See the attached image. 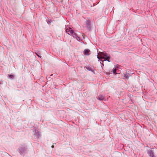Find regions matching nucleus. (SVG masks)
I'll use <instances>...</instances> for the list:
<instances>
[{
	"instance_id": "f257e3e1",
	"label": "nucleus",
	"mask_w": 157,
	"mask_h": 157,
	"mask_svg": "<svg viewBox=\"0 0 157 157\" xmlns=\"http://www.w3.org/2000/svg\"><path fill=\"white\" fill-rule=\"evenodd\" d=\"M97 56L98 58L102 62L106 60L109 61L110 57L106 53H101V54L98 53Z\"/></svg>"
},
{
	"instance_id": "f03ea898",
	"label": "nucleus",
	"mask_w": 157,
	"mask_h": 157,
	"mask_svg": "<svg viewBox=\"0 0 157 157\" xmlns=\"http://www.w3.org/2000/svg\"><path fill=\"white\" fill-rule=\"evenodd\" d=\"M86 27L89 30H90L91 29L90 21L89 20L87 21L86 22Z\"/></svg>"
},
{
	"instance_id": "7ed1b4c3",
	"label": "nucleus",
	"mask_w": 157,
	"mask_h": 157,
	"mask_svg": "<svg viewBox=\"0 0 157 157\" xmlns=\"http://www.w3.org/2000/svg\"><path fill=\"white\" fill-rule=\"evenodd\" d=\"M147 153L150 157H155L154 155L153 152L151 150L148 151Z\"/></svg>"
},
{
	"instance_id": "20e7f679",
	"label": "nucleus",
	"mask_w": 157,
	"mask_h": 157,
	"mask_svg": "<svg viewBox=\"0 0 157 157\" xmlns=\"http://www.w3.org/2000/svg\"><path fill=\"white\" fill-rule=\"evenodd\" d=\"M66 32L70 35H71L73 31L71 28H67L66 29Z\"/></svg>"
},
{
	"instance_id": "39448f33",
	"label": "nucleus",
	"mask_w": 157,
	"mask_h": 157,
	"mask_svg": "<svg viewBox=\"0 0 157 157\" xmlns=\"http://www.w3.org/2000/svg\"><path fill=\"white\" fill-rule=\"evenodd\" d=\"M90 52V50L88 49H85L84 51V54L85 55L88 56L89 55V53Z\"/></svg>"
},
{
	"instance_id": "423d86ee",
	"label": "nucleus",
	"mask_w": 157,
	"mask_h": 157,
	"mask_svg": "<svg viewBox=\"0 0 157 157\" xmlns=\"http://www.w3.org/2000/svg\"><path fill=\"white\" fill-rule=\"evenodd\" d=\"M98 97V99L99 100H102L104 98V96L101 95H99Z\"/></svg>"
},
{
	"instance_id": "0eeeda50",
	"label": "nucleus",
	"mask_w": 157,
	"mask_h": 157,
	"mask_svg": "<svg viewBox=\"0 0 157 157\" xmlns=\"http://www.w3.org/2000/svg\"><path fill=\"white\" fill-rule=\"evenodd\" d=\"M71 35H72L73 36V37L75 38H76L77 36L76 34L73 31H72Z\"/></svg>"
},
{
	"instance_id": "6e6552de",
	"label": "nucleus",
	"mask_w": 157,
	"mask_h": 157,
	"mask_svg": "<svg viewBox=\"0 0 157 157\" xmlns=\"http://www.w3.org/2000/svg\"><path fill=\"white\" fill-rule=\"evenodd\" d=\"M116 70H117V69L116 68H114L113 69V73L115 74H116Z\"/></svg>"
},
{
	"instance_id": "1a4fd4ad",
	"label": "nucleus",
	"mask_w": 157,
	"mask_h": 157,
	"mask_svg": "<svg viewBox=\"0 0 157 157\" xmlns=\"http://www.w3.org/2000/svg\"><path fill=\"white\" fill-rule=\"evenodd\" d=\"M9 78H13L14 76L13 75H9Z\"/></svg>"
},
{
	"instance_id": "9d476101",
	"label": "nucleus",
	"mask_w": 157,
	"mask_h": 157,
	"mask_svg": "<svg viewBox=\"0 0 157 157\" xmlns=\"http://www.w3.org/2000/svg\"><path fill=\"white\" fill-rule=\"evenodd\" d=\"M122 77L123 78H127V76H126V75L124 74H123L122 75Z\"/></svg>"
},
{
	"instance_id": "9b49d317",
	"label": "nucleus",
	"mask_w": 157,
	"mask_h": 157,
	"mask_svg": "<svg viewBox=\"0 0 157 157\" xmlns=\"http://www.w3.org/2000/svg\"><path fill=\"white\" fill-rule=\"evenodd\" d=\"M35 54L36 55L39 57H40V58L41 57V56H40V54H39L38 53H35Z\"/></svg>"
},
{
	"instance_id": "f8f14e48",
	"label": "nucleus",
	"mask_w": 157,
	"mask_h": 157,
	"mask_svg": "<svg viewBox=\"0 0 157 157\" xmlns=\"http://www.w3.org/2000/svg\"><path fill=\"white\" fill-rule=\"evenodd\" d=\"M54 147V145H52V148H53Z\"/></svg>"
},
{
	"instance_id": "ddd939ff",
	"label": "nucleus",
	"mask_w": 157,
	"mask_h": 157,
	"mask_svg": "<svg viewBox=\"0 0 157 157\" xmlns=\"http://www.w3.org/2000/svg\"><path fill=\"white\" fill-rule=\"evenodd\" d=\"M86 68L87 69H89V67H86Z\"/></svg>"
}]
</instances>
